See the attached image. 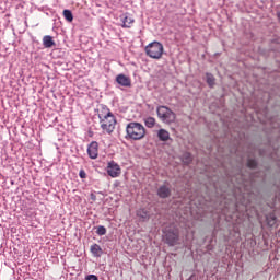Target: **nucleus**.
I'll use <instances>...</instances> for the list:
<instances>
[{"label":"nucleus","instance_id":"nucleus-1","mask_svg":"<svg viewBox=\"0 0 280 280\" xmlns=\"http://www.w3.org/2000/svg\"><path fill=\"white\" fill-rule=\"evenodd\" d=\"M98 119L103 132L112 135L115 131V126H117V118L113 115V112L106 106L103 105L98 112Z\"/></svg>","mask_w":280,"mask_h":280},{"label":"nucleus","instance_id":"nucleus-2","mask_svg":"<svg viewBox=\"0 0 280 280\" xmlns=\"http://www.w3.org/2000/svg\"><path fill=\"white\" fill-rule=\"evenodd\" d=\"M125 138L129 141H141L145 138V127L137 121L127 124Z\"/></svg>","mask_w":280,"mask_h":280},{"label":"nucleus","instance_id":"nucleus-3","mask_svg":"<svg viewBox=\"0 0 280 280\" xmlns=\"http://www.w3.org/2000/svg\"><path fill=\"white\" fill-rule=\"evenodd\" d=\"M163 44L160 42H153L145 47V54L149 56V58L160 60V58L163 57Z\"/></svg>","mask_w":280,"mask_h":280},{"label":"nucleus","instance_id":"nucleus-4","mask_svg":"<svg viewBox=\"0 0 280 280\" xmlns=\"http://www.w3.org/2000/svg\"><path fill=\"white\" fill-rule=\"evenodd\" d=\"M156 113L163 124H174L176 121V114L167 106H159Z\"/></svg>","mask_w":280,"mask_h":280},{"label":"nucleus","instance_id":"nucleus-5","mask_svg":"<svg viewBox=\"0 0 280 280\" xmlns=\"http://www.w3.org/2000/svg\"><path fill=\"white\" fill-rule=\"evenodd\" d=\"M180 240V232L178 229H168L164 231V241L168 246H176Z\"/></svg>","mask_w":280,"mask_h":280},{"label":"nucleus","instance_id":"nucleus-6","mask_svg":"<svg viewBox=\"0 0 280 280\" xmlns=\"http://www.w3.org/2000/svg\"><path fill=\"white\" fill-rule=\"evenodd\" d=\"M237 176L241 178V182H238L240 185H242V187H247V185H253V183H255V178H259L261 173H249L248 177L244 174H238Z\"/></svg>","mask_w":280,"mask_h":280},{"label":"nucleus","instance_id":"nucleus-7","mask_svg":"<svg viewBox=\"0 0 280 280\" xmlns=\"http://www.w3.org/2000/svg\"><path fill=\"white\" fill-rule=\"evenodd\" d=\"M107 174L112 178H118V176H120L121 174V167L119 166V164H117V162L110 161L107 164Z\"/></svg>","mask_w":280,"mask_h":280},{"label":"nucleus","instance_id":"nucleus-8","mask_svg":"<svg viewBox=\"0 0 280 280\" xmlns=\"http://www.w3.org/2000/svg\"><path fill=\"white\" fill-rule=\"evenodd\" d=\"M100 152V144L97 141H92L88 147V154L90 159H97Z\"/></svg>","mask_w":280,"mask_h":280},{"label":"nucleus","instance_id":"nucleus-9","mask_svg":"<svg viewBox=\"0 0 280 280\" xmlns=\"http://www.w3.org/2000/svg\"><path fill=\"white\" fill-rule=\"evenodd\" d=\"M158 196L159 198H170L172 196V188L167 185H162L158 188Z\"/></svg>","mask_w":280,"mask_h":280},{"label":"nucleus","instance_id":"nucleus-10","mask_svg":"<svg viewBox=\"0 0 280 280\" xmlns=\"http://www.w3.org/2000/svg\"><path fill=\"white\" fill-rule=\"evenodd\" d=\"M120 21H121V27L125 28H130L132 27V23H135V19H132V16H130L128 13H124L122 15H120Z\"/></svg>","mask_w":280,"mask_h":280},{"label":"nucleus","instance_id":"nucleus-11","mask_svg":"<svg viewBox=\"0 0 280 280\" xmlns=\"http://www.w3.org/2000/svg\"><path fill=\"white\" fill-rule=\"evenodd\" d=\"M116 82L117 84H119L120 86H132V81L130 80V78H128L125 74H118L116 77Z\"/></svg>","mask_w":280,"mask_h":280},{"label":"nucleus","instance_id":"nucleus-12","mask_svg":"<svg viewBox=\"0 0 280 280\" xmlns=\"http://www.w3.org/2000/svg\"><path fill=\"white\" fill-rule=\"evenodd\" d=\"M136 215L140 218L142 222H148V220H150V211L145 208L138 209Z\"/></svg>","mask_w":280,"mask_h":280},{"label":"nucleus","instance_id":"nucleus-13","mask_svg":"<svg viewBox=\"0 0 280 280\" xmlns=\"http://www.w3.org/2000/svg\"><path fill=\"white\" fill-rule=\"evenodd\" d=\"M43 45L46 49H51L56 45V42H54V37L51 35H45L43 37Z\"/></svg>","mask_w":280,"mask_h":280},{"label":"nucleus","instance_id":"nucleus-14","mask_svg":"<svg viewBox=\"0 0 280 280\" xmlns=\"http://www.w3.org/2000/svg\"><path fill=\"white\" fill-rule=\"evenodd\" d=\"M158 138H159L160 141H163V142L170 141V139H172L170 137V131H167L165 129L158 130Z\"/></svg>","mask_w":280,"mask_h":280},{"label":"nucleus","instance_id":"nucleus-15","mask_svg":"<svg viewBox=\"0 0 280 280\" xmlns=\"http://www.w3.org/2000/svg\"><path fill=\"white\" fill-rule=\"evenodd\" d=\"M93 257H102L104 250H102V247L98 244H93L90 248Z\"/></svg>","mask_w":280,"mask_h":280},{"label":"nucleus","instance_id":"nucleus-16","mask_svg":"<svg viewBox=\"0 0 280 280\" xmlns=\"http://www.w3.org/2000/svg\"><path fill=\"white\" fill-rule=\"evenodd\" d=\"M266 220H267L268 226H277L278 219H277V215L275 213H269L266 217Z\"/></svg>","mask_w":280,"mask_h":280},{"label":"nucleus","instance_id":"nucleus-17","mask_svg":"<svg viewBox=\"0 0 280 280\" xmlns=\"http://www.w3.org/2000/svg\"><path fill=\"white\" fill-rule=\"evenodd\" d=\"M206 82L210 89H213L215 86V77H213L211 73H206Z\"/></svg>","mask_w":280,"mask_h":280},{"label":"nucleus","instance_id":"nucleus-18","mask_svg":"<svg viewBox=\"0 0 280 280\" xmlns=\"http://www.w3.org/2000/svg\"><path fill=\"white\" fill-rule=\"evenodd\" d=\"M182 161L185 165H189L191 163V161H194V156H191V153L189 152H185L182 155Z\"/></svg>","mask_w":280,"mask_h":280},{"label":"nucleus","instance_id":"nucleus-19","mask_svg":"<svg viewBox=\"0 0 280 280\" xmlns=\"http://www.w3.org/2000/svg\"><path fill=\"white\" fill-rule=\"evenodd\" d=\"M155 125H156V119L154 117L144 118V126H147V128H154Z\"/></svg>","mask_w":280,"mask_h":280},{"label":"nucleus","instance_id":"nucleus-20","mask_svg":"<svg viewBox=\"0 0 280 280\" xmlns=\"http://www.w3.org/2000/svg\"><path fill=\"white\" fill-rule=\"evenodd\" d=\"M63 18L66 19V21H68V23H73V13L71 12V10H63Z\"/></svg>","mask_w":280,"mask_h":280},{"label":"nucleus","instance_id":"nucleus-21","mask_svg":"<svg viewBox=\"0 0 280 280\" xmlns=\"http://www.w3.org/2000/svg\"><path fill=\"white\" fill-rule=\"evenodd\" d=\"M247 167H249V170H255L257 167V160L255 159H248L247 161Z\"/></svg>","mask_w":280,"mask_h":280},{"label":"nucleus","instance_id":"nucleus-22","mask_svg":"<svg viewBox=\"0 0 280 280\" xmlns=\"http://www.w3.org/2000/svg\"><path fill=\"white\" fill-rule=\"evenodd\" d=\"M96 233L102 236V235H105L106 234V228L104 225H98L96 228Z\"/></svg>","mask_w":280,"mask_h":280},{"label":"nucleus","instance_id":"nucleus-23","mask_svg":"<svg viewBox=\"0 0 280 280\" xmlns=\"http://www.w3.org/2000/svg\"><path fill=\"white\" fill-rule=\"evenodd\" d=\"M85 280H100V279L95 275H89L85 277Z\"/></svg>","mask_w":280,"mask_h":280},{"label":"nucleus","instance_id":"nucleus-24","mask_svg":"<svg viewBox=\"0 0 280 280\" xmlns=\"http://www.w3.org/2000/svg\"><path fill=\"white\" fill-rule=\"evenodd\" d=\"M79 176L80 178H86V172L84 170H80Z\"/></svg>","mask_w":280,"mask_h":280},{"label":"nucleus","instance_id":"nucleus-25","mask_svg":"<svg viewBox=\"0 0 280 280\" xmlns=\"http://www.w3.org/2000/svg\"><path fill=\"white\" fill-rule=\"evenodd\" d=\"M241 205H243V207H247L248 201H241Z\"/></svg>","mask_w":280,"mask_h":280}]
</instances>
